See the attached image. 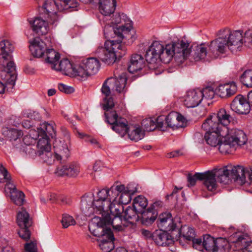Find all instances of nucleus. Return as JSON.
Masks as SVG:
<instances>
[{
	"label": "nucleus",
	"instance_id": "obj_44",
	"mask_svg": "<svg viewBox=\"0 0 252 252\" xmlns=\"http://www.w3.org/2000/svg\"><path fill=\"white\" fill-rule=\"evenodd\" d=\"M147 205L148 200L143 195H138L133 199L132 206L139 213L146 209Z\"/></svg>",
	"mask_w": 252,
	"mask_h": 252
},
{
	"label": "nucleus",
	"instance_id": "obj_31",
	"mask_svg": "<svg viewBox=\"0 0 252 252\" xmlns=\"http://www.w3.org/2000/svg\"><path fill=\"white\" fill-rule=\"evenodd\" d=\"M145 58L140 54H133L130 58L128 66V70L131 73H134L141 70L145 65Z\"/></svg>",
	"mask_w": 252,
	"mask_h": 252
},
{
	"label": "nucleus",
	"instance_id": "obj_4",
	"mask_svg": "<svg viewBox=\"0 0 252 252\" xmlns=\"http://www.w3.org/2000/svg\"><path fill=\"white\" fill-rule=\"evenodd\" d=\"M168 55L167 44L164 46L161 42L154 41L147 49L145 58L147 63L152 65L150 67L155 68L160 62L170 63Z\"/></svg>",
	"mask_w": 252,
	"mask_h": 252
},
{
	"label": "nucleus",
	"instance_id": "obj_45",
	"mask_svg": "<svg viewBox=\"0 0 252 252\" xmlns=\"http://www.w3.org/2000/svg\"><path fill=\"white\" fill-rule=\"evenodd\" d=\"M3 134L10 141H15L23 135V132L16 128L6 127L3 130Z\"/></svg>",
	"mask_w": 252,
	"mask_h": 252
},
{
	"label": "nucleus",
	"instance_id": "obj_20",
	"mask_svg": "<svg viewBox=\"0 0 252 252\" xmlns=\"http://www.w3.org/2000/svg\"><path fill=\"white\" fill-rule=\"evenodd\" d=\"M231 110L239 114H247L250 111L248 100L242 95H237L230 105Z\"/></svg>",
	"mask_w": 252,
	"mask_h": 252
},
{
	"label": "nucleus",
	"instance_id": "obj_34",
	"mask_svg": "<svg viewBox=\"0 0 252 252\" xmlns=\"http://www.w3.org/2000/svg\"><path fill=\"white\" fill-rule=\"evenodd\" d=\"M216 117L217 121L221 124L223 130L229 132L230 130H229L227 126L230 124L232 117L226 112L225 109H220L217 114H216Z\"/></svg>",
	"mask_w": 252,
	"mask_h": 252
},
{
	"label": "nucleus",
	"instance_id": "obj_24",
	"mask_svg": "<svg viewBox=\"0 0 252 252\" xmlns=\"http://www.w3.org/2000/svg\"><path fill=\"white\" fill-rule=\"evenodd\" d=\"M39 136H41L38 141L37 147L38 148V156H41L42 155H45L48 157V159H45V161L50 164L51 163L52 160L51 157L52 154L50 152L51 149V145L49 143V137L44 136L43 135H39Z\"/></svg>",
	"mask_w": 252,
	"mask_h": 252
},
{
	"label": "nucleus",
	"instance_id": "obj_30",
	"mask_svg": "<svg viewBox=\"0 0 252 252\" xmlns=\"http://www.w3.org/2000/svg\"><path fill=\"white\" fill-rule=\"evenodd\" d=\"M80 172L79 165L76 162H71L58 168L57 173L60 176L70 177H76Z\"/></svg>",
	"mask_w": 252,
	"mask_h": 252
},
{
	"label": "nucleus",
	"instance_id": "obj_9",
	"mask_svg": "<svg viewBox=\"0 0 252 252\" xmlns=\"http://www.w3.org/2000/svg\"><path fill=\"white\" fill-rule=\"evenodd\" d=\"M225 170L220 168H215L212 170H209L202 173V181L204 186L210 191H215L217 188L216 177L220 183L228 184L227 176L224 175Z\"/></svg>",
	"mask_w": 252,
	"mask_h": 252
},
{
	"label": "nucleus",
	"instance_id": "obj_37",
	"mask_svg": "<svg viewBox=\"0 0 252 252\" xmlns=\"http://www.w3.org/2000/svg\"><path fill=\"white\" fill-rule=\"evenodd\" d=\"M127 133L129 138L135 142H137L144 138V131L142 130L140 126H129Z\"/></svg>",
	"mask_w": 252,
	"mask_h": 252
},
{
	"label": "nucleus",
	"instance_id": "obj_59",
	"mask_svg": "<svg viewBox=\"0 0 252 252\" xmlns=\"http://www.w3.org/2000/svg\"><path fill=\"white\" fill-rule=\"evenodd\" d=\"M30 137L26 136L23 138L24 142L27 145L25 148L24 150L26 153L32 158H34L37 155H38V151L33 149L32 147L29 144H26V140L29 139Z\"/></svg>",
	"mask_w": 252,
	"mask_h": 252
},
{
	"label": "nucleus",
	"instance_id": "obj_53",
	"mask_svg": "<svg viewBox=\"0 0 252 252\" xmlns=\"http://www.w3.org/2000/svg\"><path fill=\"white\" fill-rule=\"evenodd\" d=\"M141 126L145 130L148 131H153L156 128L155 119L152 118L143 119L141 122Z\"/></svg>",
	"mask_w": 252,
	"mask_h": 252
},
{
	"label": "nucleus",
	"instance_id": "obj_21",
	"mask_svg": "<svg viewBox=\"0 0 252 252\" xmlns=\"http://www.w3.org/2000/svg\"><path fill=\"white\" fill-rule=\"evenodd\" d=\"M104 225L106 226L104 224L102 219H99V221L97 222L96 224L93 223L89 224V229L95 237H101L102 239L106 237L113 238V233L111 228H105Z\"/></svg>",
	"mask_w": 252,
	"mask_h": 252
},
{
	"label": "nucleus",
	"instance_id": "obj_38",
	"mask_svg": "<svg viewBox=\"0 0 252 252\" xmlns=\"http://www.w3.org/2000/svg\"><path fill=\"white\" fill-rule=\"evenodd\" d=\"M202 246L208 252H215L218 250L217 240L209 235L204 236Z\"/></svg>",
	"mask_w": 252,
	"mask_h": 252
},
{
	"label": "nucleus",
	"instance_id": "obj_7",
	"mask_svg": "<svg viewBox=\"0 0 252 252\" xmlns=\"http://www.w3.org/2000/svg\"><path fill=\"white\" fill-rule=\"evenodd\" d=\"M167 52L170 62L174 58L176 62L181 63L187 59L191 53V47L188 41L178 40L167 44Z\"/></svg>",
	"mask_w": 252,
	"mask_h": 252
},
{
	"label": "nucleus",
	"instance_id": "obj_46",
	"mask_svg": "<svg viewBox=\"0 0 252 252\" xmlns=\"http://www.w3.org/2000/svg\"><path fill=\"white\" fill-rule=\"evenodd\" d=\"M97 198L104 201L108 206H111V204H115L114 199H111L110 189H103L100 190L97 193Z\"/></svg>",
	"mask_w": 252,
	"mask_h": 252
},
{
	"label": "nucleus",
	"instance_id": "obj_5",
	"mask_svg": "<svg viewBox=\"0 0 252 252\" xmlns=\"http://www.w3.org/2000/svg\"><path fill=\"white\" fill-rule=\"evenodd\" d=\"M220 37L217 39H222L224 50L220 52L221 54L226 52L228 48L231 52L236 53L240 51L245 41L244 40L243 31H231L229 29H226L220 31Z\"/></svg>",
	"mask_w": 252,
	"mask_h": 252
},
{
	"label": "nucleus",
	"instance_id": "obj_48",
	"mask_svg": "<svg viewBox=\"0 0 252 252\" xmlns=\"http://www.w3.org/2000/svg\"><path fill=\"white\" fill-rule=\"evenodd\" d=\"M115 240L114 236L113 238H109L106 237L101 239L99 245L102 252H111L114 248V241Z\"/></svg>",
	"mask_w": 252,
	"mask_h": 252
},
{
	"label": "nucleus",
	"instance_id": "obj_28",
	"mask_svg": "<svg viewBox=\"0 0 252 252\" xmlns=\"http://www.w3.org/2000/svg\"><path fill=\"white\" fill-rule=\"evenodd\" d=\"M5 191L9 195L13 202L17 205L21 206L24 202V194L21 191L18 190L15 186L11 183L6 184Z\"/></svg>",
	"mask_w": 252,
	"mask_h": 252
},
{
	"label": "nucleus",
	"instance_id": "obj_32",
	"mask_svg": "<svg viewBox=\"0 0 252 252\" xmlns=\"http://www.w3.org/2000/svg\"><path fill=\"white\" fill-rule=\"evenodd\" d=\"M237 92L235 83L219 85L215 89L216 94L221 98H227L233 95Z\"/></svg>",
	"mask_w": 252,
	"mask_h": 252
},
{
	"label": "nucleus",
	"instance_id": "obj_15",
	"mask_svg": "<svg viewBox=\"0 0 252 252\" xmlns=\"http://www.w3.org/2000/svg\"><path fill=\"white\" fill-rule=\"evenodd\" d=\"M220 169L225 170L224 175L227 176L228 184H229L231 179H233L235 181H239L241 184L245 183V171L243 166L230 165L220 168Z\"/></svg>",
	"mask_w": 252,
	"mask_h": 252
},
{
	"label": "nucleus",
	"instance_id": "obj_13",
	"mask_svg": "<svg viewBox=\"0 0 252 252\" xmlns=\"http://www.w3.org/2000/svg\"><path fill=\"white\" fill-rule=\"evenodd\" d=\"M12 56L9 54H0V68L4 69L6 67L7 72L6 77H9L7 79V85L11 87L14 86L17 79L16 73V66L13 61H11Z\"/></svg>",
	"mask_w": 252,
	"mask_h": 252
},
{
	"label": "nucleus",
	"instance_id": "obj_47",
	"mask_svg": "<svg viewBox=\"0 0 252 252\" xmlns=\"http://www.w3.org/2000/svg\"><path fill=\"white\" fill-rule=\"evenodd\" d=\"M130 189H129L128 186L125 187L124 185H117V186H113L110 188V193L111 195V199H114V201H116V199L118 196L123 194L124 193H126V192H128Z\"/></svg>",
	"mask_w": 252,
	"mask_h": 252
},
{
	"label": "nucleus",
	"instance_id": "obj_61",
	"mask_svg": "<svg viewBox=\"0 0 252 252\" xmlns=\"http://www.w3.org/2000/svg\"><path fill=\"white\" fill-rule=\"evenodd\" d=\"M62 223L63 228H67L70 225H74L75 221L73 218L66 214L63 215Z\"/></svg>",
	"mask_w": 252,
	"mask_h": 252
},
{
	"label": "nucleus",
	"instance_id": "obj_50",
	"mask_svg": "<svg viewBox=\"0 0 252 252\" xmlns=\"http://www.w3.org/2000/svg\"><path fill=\"white\" fill-rule=\"evenodd\" d=\"M185 228H182L181 229L179 230V233L180 234V236L181 238H183L184 240H186L187 241H191L193 238L195 237V232L193 228L188 227L186 230H183Z\"/></svg>",
	"mask_w": 252,
	"mask_h": 252
},
{
	"label": "nucleus",
	"instance_id": "obj_58",
	"mask_svg": "<svg viewBox=\"0 0 252 252\" xmlns=\"http://www.w3.org/2000/svg\"><path fill=\"white\" fill-rule=\"evenodd\" d=\"M201 93H202V99L204 98L207 99H212L216 94L215 90L214 91V89L211 86L205 87L202 90H201Z\"/></svg>",
	"mask_w": 252,
	"mask_h": 252
},
{
	"label": "nucleus",
	"instance_id": "obj_14",
	"mask_svg": "<svg viewBox=\"0 0 252 252\" xmlns=\"http://www.w3.org/2000/svg\"><path fill=\"white\" fill-rule=\"evenodd\" d=\"M98 9L101 13L99 19L101 25L110 19L111 15L114 13L116 9V0H97Z\"/></svg>",
	"mask_w": 252,
	"mask_h": 252
},
{
	"label": "nucleus",
	"instance_id": "obj_52",
	"mask_svg": "<svg viewBox=\"0 0 252 252\" xmlns=\"http://www.w3.org/2000/svg\"><path fill=\"white\" fill-rule=\"evenodd\" d=\"M243 84L249 88H252V69L246 70L241 76Z\"/></svg>",
	"mask_w": 252,
	"mask_h": 252
},
{
	"label": "nucleus",
	"instance_id": "obj_33",
	"mask_svg": "<svg viewBox=\"0 0 252 252\" xmlns=\"http://www.w3.org/2000/svg\"><path fill=\"white\" fill-rule=\"evenodd\" d=\"M167 231L161 229L156 230L153 233V240L158 246H165L169 245L172 240Z\"/></svg>",
	"mask_w": 252,
	"mask_h": 252
},
{
	"label": "nucleus",
	"instance_id": "obj_11",
	"mask_svg": "<svg viewBox=\"0 0 252 252\" xmlns=\"http://www.w3.org/2000/svg\"><path fill=\"white\" fill-rule=\"evenodd\" d=\"M38 4H42L41 15L46 16L53 20L52 23L58 20L56 9L60 11H68L70 12V9L66 8L61 3L60 0H39Z\"/></svg>",
	"mask_w": 252,
	"mask_h": 252
},
{
	"label": "nucleus",
	"instance_id": "obj_26",
	"mask_svg": "<svg viewBox=\"0 0 252 252\" xmlns=\"http://www.w3.org/2000/svg\"><path fill=\"white\" fill-rule=\"evenodd\" d=\"M29 46L30 50L32 54L37 58H42L44 57L45 52L47 49L46 44L39 38H34L30 42Z\"/></svg>",
	"mask_w": 252,
	"mask_h": 252
},
{
	"label": "nucleus",
	"instance_id": "obj_41",
	"mask_svg": "<svg viewBox=\"0 0 252 252\" xmlns=\"http://www.w3.org/2000/svg\"><path fill=\"white\" fill-rule=\"evenodd\" d=\"M123 217L124 221L133 223L139 220V213L136 211L133 206H128L125 211Z\"/></svg>",
	"mask_w": 252,
	"mask_h": 252
},
{
	"label": "nucleus",
	"instance_id": "obj_8",
	"mask_svg": "<svg viewBox=\"0 0 252 252\" xmlns=\"http://www.w3.org/2000/svg\"><path fill=\"white\" fill-rule=\"evenodd\" d=\"M118 74V71H114L115 77H110L107 79L103 84L101 92L106 96L111 94V92L116 91L119 93H125L126 91V85L127 81L126 73L123 72L121 74Z\"/></svg>",
	"mask_w": 252,
	"mask_h": 252
},
{
	"label": "nucleus",
	"instance_id": "obj_63",
	"mask_svg": "<svg viewBox=\"0 0 252 252\" xmlns=\"http://www.w3.org/2000/svg\"><path fill=\"white\" fill-rule=\"evenodd\" d=\"M20 229L18 231L19 236L23 240L28 241L30 238L31 233L29 230V227H20Z\"/></svg>",
	"mask_w": 252,
	"mask_h": 252
},
{
	"label": "nucleus",
	"instance_id": "obj_18",
	"mask_svg": "<svg viewBox=\"0 0 252 252\" xmlns=\"http://www.w3.org/2000/svg\"><path fill=\"white\" fill-rule=\"evenodd\" d=\"M78 64L71 63L68 59L62 60L59 64L54 65L53 69L70 77H78Z\"/></svg>",
	"mask_w": 252,
	"mask_h": 252
},
{
	"label": "nucleus",
	"instance_id": "obj_62",
	"mask_svg": "<svg viewBox=\"0 0 252 252\" xmlns=\"http://www.w3.org/2000/svg\"><path fill=\"white\" fill-rule=\"evenodd\" d=\"M64 7L70 9V11L77 10L78 2L76 0H60Z\"/></svg>",
	"mask_w": 252,
	"mask_h": 252
},
{
	"label": "nucleus",
	"instance_id": "obj_39",
	"mask_svg": "<svg viewBox=\"0 0 252 252\" xmlns=\"http://www.w3.org/2000/svg\"><path fill=\"white\" fill-rule=\"evenodd\" d=\"M54 124L44 123L40 128H38V132L39 135L54 138L56 136V130L54 127Z\"/></svg>",
	"mask_w": 252,
	"mask_h": 252
},
{
	"label": "nucleus",
	"instance_id": "obj_22",
	"mask_svg": "<svg viewBox=\"0 0 252 252\" xmlns=\"http://www.w3.org/2000/svg\"><path fill=\"white\" fill-rule=\"evenodd\" d=\"M157 222L159 229L165 231L174 230L176 227V224L173 221L172 214L168 212L160 214Z\"/></svg>",
	"mask_w": 252,
	"mask_h": 252
},
{
	"label": "nucleus",
	"instance_id": "obj_49",
	"mask_svg": "<svg viewBox=\"0 0 252 252\" xmlns=\"http://www.w3.org/2000/svg\"><path fill=\"white\" fill-rule=\"evenodd\" d=\"M178 113L170 112L166 118V124L167 127L172 128L173 129H177L180 127V125L177 123Z\"/></svg>",
	"mask_w": 252,
	"mask_h": 252
},
{
	"label": "nucleus",
	"instance_id": "obj_2",
	"mask_svg": "<svg viewBox=\"0 0 252 252\" xmlns=\"http://www.w3.org/2000/svg\"><path fill=\"white\" fill-rule=\"evenodd\" d=\"M122 41L119 39L106 41L104 47H99L96 50L98 58L108 65L114 63L117 58H122L126 53V46Z\"/></svg>",
	"mask_w": 252,
	"mask_h": 252
},
{
	"label": "nucleus",
	"instance_id": "obj_40",
	"mask_svg": "<svg viewBox=\"0 0 252 252\" xmlns=\"http://www.w3.org/2000/svg\"><path fill=\"white\" fill-rule=\"evenodd\" d=\"M43 58H45L46 63L52 65V68L53 69L54 65L58 63L60 55L53 49H47Z\"/></svg>",
	"mask_w": 252,
	"mask_h": 252
},
{
	"label": "nucleus",
	"instance_id": "obj_57",
	"mask_svg": "<svg viewBox=\"0 0 252 252\" xmlns=\"http://www.w3.org/2000/svg\"><path fill=\"white\" fill-rule=\"evenodd\" d=\"M155 121H156V128L162 131L166 130L167 126L166 124V118L164 116H159L157 119H155Z\"/></svg>",
	"mask_w": 252,
	"mask_h": 252
},
{
	"label": "nucleus",
	"instance_id": "obj_54",
	"mask_svg": "<svg viewBox=\"0 0 252 252\" xmlns=\"http://www.w3.org/2000/svg\"><path fill=\"white\" fill-rule=\"evenodd\" d=\"M104 115L106 119V122L111 125H113L119 119L116 111L106 110Z\"/></svg>",
	"mask_w": 252,
	"mask_h": 252
},
{
	"label": "nucleus",
	"instance_id": "obj_1",
	"mask_svg": "<svg viewBox=\"0 0 252 252\" xmlns=\"http://www.w3.org/2000/svg\"><path fill=\"white\" fill-rule=\"evenodd\" d=\"M190 56L196 62L218 58L224 50L222 39H215L209 43H202L191 46Z\"/></svg>",
	"mask_w": 252,
	"mask_h": 252
},
{
	"label": "nucleus",
	"instance_id": "obj_36",
	"mask_svg": "<svg viewBox=\"0 0 252 252\" xmlns=\"http://www.w3.org/2000/svg\"><path fill=\"white\" fill-rule=\"evenodd\" d=\"M17 223L19 227H30L32 220L30 219L29 213L25 209L22 208L17 215Z\"/></svg>",
	"mask_w": 252,
	"mask_h": 252
},
{
	"label": "nucleus",
	"instance_id": "obj_3",
	"mask_svg": "<svg viewBox=\"0 0 252 252\" xmlns=\"http://www.w3.org/2000/svg\"><path fill=\"white\" fill-rule=\"evenodd\" d=\"M126 18V15L123 13L112 14L110 19H108V21L104 24L103 32L106 38H113L117 36L120 41H122L124 34L128 33L130 31L129 27H126L123 24V22L125 24Z\"/></svg>",
	"mask_w": 252,
	"mask_h": 252
},
{
	"label": "nucleus",
	"instance_id": "obj_60",
	"mask_svg": "<svg viewBox=\"0 0 252 252\" xmlns=\"http://www.w3.org/2000/svg\"><path fill=\"white\" fill-rule=\"evenodd\" d=\"M10 177L6 169L0 163V182L10 183Z\"/></svg>",
	"mask_w": 252,
	"mask_h": 252
},
{
	"label": "nucleus",
	"instance_id": "obj_64",
	"mask_svg": "<svg viewBox=\"0 0 252 252\" xmlns=\"http://www.w3.org/2000/svg\"><path fill=\"white\" fill-rule=\"evenodd\" d=\"M110 94H109L108 96H106L105 95V97H104L103 99L104 101V109L106 111V110H111V109L114 107V102L113 99L112 97L110 96Z\"/></svg>",
	"mask_w": 252,
	"mask_h": 252
},
{
	"label": "nucleus",
	"instance_id": "obj_55",
	"mask_svg": "<svg viewBox=\"0 0 252 252\" xmlns=\"http://www.w3.org/2000/svg\"><path fill=\"white\" fill-rule=\"evenodd\" d=\"M135 192V190H130L128 192H126V193H124L123 194H121L120 195L119 199L118 201L115 202V204H119L122 205V204H127L129 202H130L131 198V194H133L134 192Z\"/></svg>",
	"mask_w": 252,
	"mask_h": 252
},
{
	"label": "nucleus",
	"instance_id": "obj_17",
	"mask_svg": "<svg viewBox=\"0 0 252 252\" xmlns=\"http://www.w3.org/2000/svg\"><path fill=\"white\" fill-rule=\"evenodd\" d=\"M221 124L217 120L216 114L210 115L202 125V128L206 132H217L220 136H224L228 134V131L223 130Z\"/></svg>",
	"mask_w": 252,
	"mask_h": 252
},
{
	"label": "nucleus",
	"instance_id": "obj_12",
	"mask_svg": "<svg viewBox=\"0 0 252 252\" xmlns=\"http://www.w3.org/2000/svg\"><path fill=\"white\" fill-rule=\"evenodd\" d=\"M100 67L99 61L95 58L83 60L78 64V77L85 80L97 72Z\"/></svg>",
	"mask_w": 252,
	"mask_h": 252
},
{
	"label": "nucleus",
	"instance_id": "obj_23",
	"mask_svg": "<svg viewBox=\"0 0 252 252\" xmlns=\"http://www.w3.org/2000/svg\"><path fill=\"white\" fill-rule=\"evenodd\" d=\"M248 235L241 232H236L231 235L229 240L231 242L241 245L248 252H252V241L249 242Z\"/></svg>",
	"mask_w": 252,
	"mask_h": 252
},
{
	"label": "nucleus",
	"instance_id": "obj_16",
	"mask_svg": "<svg viewBox=\"0 0 252 252\" xmlns=\"http://www.w3.org/2000/svg\"><path fill=\"white\" fill-rule=\"evenodd\" d=\"M52 19L40 14L39 16L35 17L30 23L32 25V31L36 34L42 35H45L49 31L48 24L50 23L53 24L54 23H52Z\"/></svg>",
	"mask_w": 252,
	"mask_h": 252
},
{
	"label": "nucleus",
	"instance_id": "obj_51",
	"mask_svg": "<svg viewBox=\"0 0 252 252\" xmlns=\"http://www.w3.org/2000/svg\"><path fill=\"white\" fill-rule=\"evenodd\" d=\"M14 49V46L7 40H3L0 42V50L1 54L11 55Z\"/></svg>",
	"mask_w": 252,
	"mask_h": 252
},
{
	"label": "nucleus",
	"instance_id": "obj_27",
	"mask_svg": "<svg viewBox=\"0 0 252 252\" xmlns=\"http://www.w3.org/2000/svg\"><path fill=\"white\" fill-rule=\"evenodd\" d=\"M94 201V195L92 193L86 194L82 197L80 208L86 216L90 217L95 213V209L93 204Z\"/></svg>",
	"mask_w": 252,
	"mask_h": 252
},
{
	"label": "nucleus",
	"instance_id": "obj_56",
	"mask_svg": "<svg viewBox=\"0 0 252 252\" xmlns=\"http://www.w3.org/2000/svg\"><path fill=\"white\" fill-rule=\"evenodd\" d=\"M202 173H196L193 175L191 174H188L187 176V180L188 182V187L194 186L197 180H202Z\"/></svg>",
	"mask_w": 252,
	"mask_h": 252
},
{
	"label": "nucleus",
	"instance_id": "obj_29",
	"mask_svg": "<svg viewBox=\"0 0 252 252\" xmlns=\"http://www.w3.org/2000/svg\"><path fill=\"white\" fill-rule=\"evenodd\" d=\"M158 216V212L149 206L139 213V219L142 224L148 226L156 220Z\"/></svg>",
	"mask_w": 252,
	"mask_h": 252
},
{
	"label": "nucleus",
	"instance_id": "obj_19",
	"mask_svg": "<svg viewBox=\"0 0 252 252\" xmlns=\"http://www.w3.org/2000/svg\"><path fill=\"white\" fill-rule=\"evenodd\" d=\"M55 155L54 157L57 160L60 161L62 159H66L70 155V143L67 138L66 141H56L54 144Z\"/></svg>",
	"mask_w": 252,
	"mask_h": 252
},
{
	"label": "nucleus",
	"instance_id": "obj_43",
	"mask_svg": "<svg viewBox=\"0 0 252 252\" xmlns=\"http://www.w3.org/2000/svg\"><path fill=\"white\" fill-rule=\"evenodd\" d=\"M220 133L217 132H206L204 135V139L206 143L212 147H216L220 143L221 138Z\"/></svg>",
	"mask_w": 252,
	"mask_h": 252
},
{
	"label": "nucleus",
	"instance_id": "obj_35",
	"mask_svg": "<svg viewBox=\"0 0 252 252\" xmlns=\"http://www.w3.org/2000/svg\"><path fill=\"white\" fill-rule=\"evenodd\" d=\"M128 128L127 120L122 117H120L117 122L115 123L112 126V129L119 133L122 137L127 133Z\"/></svg>",
	"mask_w": 252,
	"mask_h": 252
},
{
	"label": "nucleus",
	"instance_id": "obj_42",
	"mask_svg": "<svg viewBox=\"0 0 252 252\" xmlns=\"http://www.w3.org/2000/svg\"><path fill=\"white\" fill-rule=\"evenodd\" d=\"M93 204L95 209L94 213L102 214V216H103V213H108L110 208L116 205V204H111V206H108L106 203H104V201L98 198L95 200L94 199Z\"/></svg>",
	"mask_w": 252,
	"mask_h": 252
},
{
	"label": "nucleus",
	"instance_id": "obj_6",
	"mask_svg": "<svg viewBox=\"0 0 252 252\" xmlns=\"http://www.w3.org/2000/svg\"><path fill=\"white\" fill-rule=\"evenodd\" d=\"M224 140L217 146L219 150L223 154L231 152L230 149L236 146H242L246 144L247 141V136L244 131L238 129H232L230 132L223 136Z\"/></svg>",
	"mask_w": 252,
	"mask_h": 252
},
{
	"label": "nucleus",
	"instance_id": "obj_10",
	"mask_svg": "<svg viewBox=\"0 0 252 252\" xmlns=\"http://www.w3.org/2000/svg\"><path fill=\"white\" fill-rule=\"evenodd\" d=\"M123 211L124 207L121 204H116L113 205L110 208L109 213L102 218L104 224L106 226L111 225L114 229L118 231L122 230V224L124 220L122 213Z\"/></svg>",
	"mask_w": 252,
	"mask_h": 252
},
{
	"label": "nucleus",
	"instance_id": "obj_25",
	"mask_svg": "<svg viewBox=\"0 0 252 252\" xmlns=\"http://www.w3.org/2000/svg\"><path fill=\"white\" fill-rule=\"evenodd\" d=\"M202 100L201 90H190L187 93L184 99V104L188 108H193L198 106Z\"/></svg>",
	"mask_w": 252,
	"mask_h": 252
}]
</instances>
